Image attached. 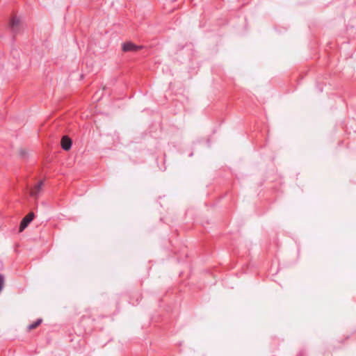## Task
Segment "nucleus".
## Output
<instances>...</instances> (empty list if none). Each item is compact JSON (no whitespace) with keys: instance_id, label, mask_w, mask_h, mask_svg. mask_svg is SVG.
Segmentation results:
<instances>
[{"instance_id":"nucleus-6","label":"nucleus","mask_w":356,"mask_h":356,"mask_svg":"<svg viewBox=\"0 0 356 356\" xmlns=\"http://www.w3.org/2000/svg\"><path fill=\"white\" fill-rule=\"evenodd\" d=\"M42 318L37 319L35 322H33V323L30 324L28 326L29 330H33V329L36 328L38 326H39L42 323Z\"/></svg>"},{"instance_id":"nucleus-5","label":"nucleus","mask_w":356,"mask_h":356,"mask_svg":"<svg viewBox=\"0 0 356 356\" xmlns=\"http://www.w3.org/2000/svg\"><path fill=\"white\" fill-rule=\"evenodd\" d=\"M43 184H44L43 181H40L35 186V187L31 189V195L33 196V197H37L39 195Z\"/></svg>"},{"instance_id":"nucleus-3","label":"nucleus","mask_w":356,"mask_h":356,"mask_svg":"<svg viewBox=\"0 0 356 356\" xmlns=\"http://www.w3.org/2000/svg\"><path fill=\"white\" fill-rule=\"evenodd\" d=\"M9 27H10L11 32L13 34H17L19 31V29H20L19 19L16 16H13L10 19V22L9 24Z\"/></svg>"},{"instance_id":"nucleus-4","label":"nucleus","mask_w":356,"mask_h":356,"mask_svg":"<svg viewBox=\"0 0 356 356\" xmlns=\"http://www.w3.org/2000/svg\"><path fill=\"white\" fill-rule=\"evenodd\" d=\"M60 145L63 150L68 151L72 145V139L67 136H63L61 138Z\"/></svg>"},{"instance_id":"nucleus-1","label":"nucleus","mask_w":356,"mask_h":356,"mask_svg":"<svg viewBox=\"0 0 356 356\" xmlns=\"http://www.w3.org/2000/svg\"><path fill=\"white\" fill-rule=\"evenodd\" d=\"M143 48V46L136 45L131 41L125 42L122 44V49L124 52L137 51Z\"/></svg>"},{"instance_id":"nucleus-8","label":"nucleus","mask_w":356,"mask_h":356,"mask_svg":"<svg viewBox=\"0 0 356 356\" xmlns=\"http://www.w3.org/2000/svg\"><path fill=\"white\" fill-rule=\"evenodd\" d=\"M193 156V153L189 154V156Z\"/></svg>"},{"instance_id":"nucleus-7","label":"nucleus","mask_w":356,"mask_h":356,"mask_svg":"<svg viewBox=\"0 0 356 356\" xmlns=\"http://www.w3.org/2000/svg\"><path fill=\"white\" fill-rule=\"evenodd\" d=\"M20 155H21V156H22V158H25V156H26V151H25V150H24V149H22V150L20 151Z\"/></svg>"},{"instance_id":"nucleus-2","label":"nucleus","mask_w":356,"mask_h":356,"mask_svg":"<svg viewBox=\"0 0 356 356\" xmlns=\"http://www.w3.org/2000/svg\"><path fill=\"white\" fill-rule=\"evenodd\" d=\"M34 216V213L33 212H30L22 218L19 225V232L24 231L28 227L30 222L33 220Z\"/></svg>"}]
</instances>
